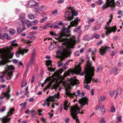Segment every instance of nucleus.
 Returning a JSON list of instances; mask_svg holds the SVG:
<instances>
[{"mask_svg": "<svg viewBox=\"0 0 123 123\" xmlns=\"http://www.w3.org/2000/svg\"><path fill=\"white\" fill-rule=\"evenodd\" d=\"M86 64L85 70V71L83 72L80 73L82 75L85 76V79L84 83L88 84L91 82L92 77L94 75V67L92 66L91 62L89 61V59L87 60Z\"/></svg>", "mask_w": 123, "mask_h": 123, "instance_id": "f257e3e1", "label": "nucleus"}, {"mask_svg": "<svg viewBox=\"0 0 123 123\" xmlns=\"http://www.w3.org/2000/svg\"><path fill=\"white\" fill-rule=\"evenodd\" d=\"M79 20L78 18H75L74 21H72L71 22L70 25L68 26V28H64L62 29V31L60 36L58 38H56L57 40H59L58 41V42H63L65 41V39L63 38L62 37L67 36L68 35L66 34V33H69L70 32L69 29L71 27L75 26L78 25V22Z\"/></svg>", "mask_w": 123, "mask_h": 123, "instance_id": "f03ea898", "label": "nucleus"}, {"mask_svg": "<svg viewBox=\"0 0 123 123\" xmlns=\"http://www.w3.org/2000/svg\"><path fill=\"white\" fill-rule=\"evenodd\" d=\"M12 49V47L10 46L4 50L0 49V53L2 55V57L4 62L6 63L8 61L9 59L12 58L14 54L11 52V50Z\"/></svg>", "mask_w": 123, "mask_h": 123, "instance_id": "7ed1b4c3", "label": "nucleus"}, {"mask_svg": "<svg viewBox=\"0 0 123 123\" xmlns=\"http://www.w3.org/2000/svg\"><path fill=\"white\" fill-rule=\"evenodd\" d=\"M68 9V11L65 13V17L66 20L69 21L73 19L74 16H77L78 14V11L77 10H75L72 7H69Z\"/></svg>", "mask_w": 123, "mask_h": 123, "instance_id": "20e7f679", "label": "nucleus"}, {"mask_svg": "<svg viewBox=\"0 0 123 123\" xmlns=\"http://www.w3.org/2000/svg\"><path fill=\"white\" fill-rule=\"evenodd\" d=\"M61 49L63 50V52L60 50H58L56 52L57 54H60L61 55L62 53L65 55H69L71 54L70 48L67 45V43L65 42L62 43V45H61Z\"/></svg>", "mask_w": 123, "mask_h": 123, "instance_id": "39448f33", "label": "nucleus"}, {"mask_svg": "<svg viewBox=\"0 0 123 123\" xmlns=\"http://www.w3.org/2000/svg\"><path fill=\"white\" fill-rule=\"evenodd\" d=\"M80 109L79 108L77 105H75L72 107L70 109L71 115L73 118L76 119V123H79V122L78 119H76L77 116L76 115L79 113L80 110Z\"/></svg>", "mask_w": 123, "mask_h": 123, "instance_id": "423d86ee", "label": "nucleus"}, {"mask_svg": "<svg viewBox=\"0 0 123 123\" xmlns=\"http://www.w3.org/2000/svg\"><path fill=\"white\" fill-rule=\"evenodd\" d=\"M59 94L57 93L55 94L52 96H50L47 98L46 101H44V103H43L42 105L43 106H45L46 105H47L49 104V102L50 101H53L56 98L57 99H59Z\"/></svg>", "mask_w": 123, "mask_h": 123, "instance_id": "0eeeda50", "label": "nucleus"}, {"mask_svg": "<svg viewBox=\"0 0 123 123\" xmlns=\"http://www.w3.org/2000/svg\"><path fill=\"white\" fill-rule=\"evenodd\" d=\"M14 111V109L13 108L10 109L9 111L7 113V116H5L2 118V119L0 118V121L2 120V123H7V122L10 121V118H8L7 116H8L11 115L13 113V112Z\"/></svg>", "mask_w": 123, "mask_h": 123, "instance_id": "6e6552de", "label": "nucleus"}, {"mask_svg": "<svg viewBox=\"0 0 123 123\" xmlns=\"http://www.w3.org/2000/svg\"><path fill=\"white\" fill-rule=\"evenodd\" d=\"M115 3L114 0H106L105 3L102 6L103 9L104 10L110 6L113 5Z\"/></svg>", "mask_w": 123, "mask_h": 123, "instance_id": "1a4fd4ad", "label": "nucleus"}, {"mask_svg": "<svg viewBox=\"0 0 123 123\" xmlns=\"http://www.w3.org/2000/svg\"><path fill=\"white\" fill-rule=\"evenodd\" d=\"M77 95H76V92H74L73 93H71L70 92H66V94L67 96H68V97L71 98H74V96H76V97H77L78 96V97H80L81 96V93L80 91L79 90H78L77 92Z\"/></svg>", "mask_w": 123, "mask_h": 123, "instance_id": "9d476101", "label": "nucleus"}, {"mask_svg": "<svg viewBox=\"0 0 123 123\" xmlns=\"http://www.w3.org/2000/svg\"><path fill=\"white\" fill-rule=\"evenodd\" d=\"M110 48L107 46L103 47L99 49V52L101 55H103L106 53L107 50H109Z\"/></svg>", "mask_w": 123, "mask_h": 123, "instance_id": "9b49d317", "label": "nucleus"}, {"mask_svg": "<svg viewBox=\"0 0 123 123\" xmlns=\"http://www.w3.org/2000/svg\"><path fill=\"white\" fill-rule=\"evenodd\" d=\"M121 92V91L120 88H118L117 91L114 90L110 93V95L111 97L115 94V98L118 95H119Z\"/></svg>", "mask_w": 123, "mask_h": 123, "instance_id": "f8f14e48", "label": "nucleus"}, {"mask_svg": "<svg viewBox=\"0 0 123 123\" xmlns=\"http://www.w3.org/2000/svg\"><path fill=\"white\" fill-rule=\"evenodd\" d=\"M112 19V17H111V18L108 21H107L106 22L107 25L106 26V27L105 29H112L113 28H114V30L115 31H116L117 30V28H116V26L115 25L114 26L112 27H110V25H109L111 23V19ZM114 28H113V29Z\"/></svg>", "mask_w": 123, "mask_h": 123, "instance_id": "ddd939ff", "label": "nucleus"}, {"mask_svg": "<svg viewBox=\"0 0 123 123\" xmlns=\"http://www.w3.org/2000/svg\"><path fill=\"white\" fill-rule=\"evenodd\" d=\"M28 51V50L26 49L24 50H22L20 49L16 53V56L17 57H19V56L20 54L22 55L25 53H26Z\"/></svg>", "mask_w": 123, "mask_h": 123, "instance_id": "4468645a", "label": "nucleus"}, {"mask_svg": "<svg viewBox=\"0 0 123 123\" xmlns=\"http://www.w3.org/2000/svg\"><path fill=\"white\" fill-rule=\"evenodd\" d=\"M88 100L87 98L86 97H85L80 99L79 102L80 104L84 105L85 104H87Z\"/></svg>", "mask_w": 123, "mask_h": 123, "instance_id": "2eb2a0df", "label": "nucleus"}, {"mask_svg": "<svg viewBox=\"0 0 123 123\" xmlns=\"http://www.w3.org/2000/svg\"><path fill=\"white\" fill-rule=\"evenodd\" d=\"M14 69V68L12 66L7 65L5 68V71L4 72V73H6L9 70H13Z\"/></svg>", "mask_w": 123, "mask_h": 123, "instance_id": "dca6fc26", "label": "nucleus"}, {"mask_svg": "<svg viewBox=\"0 0 123 123\" xmlns=\"http://www.w3.org/2000/svg\"><path fill=\"white\" fill-rule=\"evenodd\" d=\"M63 71V70L62 69H61L59 70L58 71H56V72L54 73L53 74L52 76V77L53 78H54V77L55 76H56L55 77V78H56L57 76V75L58 74H61L62 72Z\"/></svg>", "mask_w": 123, "mask_h": 123, "instance_id": "f3484780", "label": "nucleus"}, {"mask_svg": "<svg viewBox=\"0 0 123 123\" xmlns=\"http://www.w3.org/2000/svg\"><path fill=\"white\" fill-rule=\"evenodd\" d=\"M33 0H31L29 1L28 3V6L29 7H32L34 6L37 4Z\"/></svg>", "mask_w": 123, "mask_h": 123, "instance_id": "a211bd4d", "label": "nucleus"}, {"mask_svg": "<svg viewBox=\"0 0 123 123\" xmlns=\"http://www.w3.org/2000/svg\"><path fill=\"white\" fill-rule=\"evenodd\" d=\"M119 70L117 69V68H114L111 70L110 71V73L111 74L114 73L115 74H117L119 72Z\"/></svg>", "mask_w": 123, "mask_h": 123, "instance_id": "6ab92c4d", "label": "nucleus"}, {"mask_svg": "<svg viewBox=\"0 0 123 123\" xmlns=\"http://www.w3.org/2000/svg\"><path fill=\"white\" fill-rule=\"evenodd\" d=\"M106 30V32L105 34V35H106V36H107L108 35V34H110L111 32H114L115 31H115L114 30V28H112V29H105Z\"/></svg>", "mask_w": 123, "mask_h": 123, "instance_id": "aec40b11", "label": "nucleus"}, {"mask_svg": "<svg viewBox=\"0 0 123 123\" xmlns=\"http://www.w3.org/2000/svg\"><path fill=\"white\" fill-rule=\"evenodd\" d=\"M79 83V80L76 79L72 80L71 82V85L73 86Z\"/></svg>", "mask_w": 123, "mask_h": 123, "instance_id": "412c9836", "label": "nucleus"}, {"mask_svg": "<svg viewBox=\"0 0 123 123\" xmlns=\"http://www.w3.org/2000/svg\"><path fill=\"white\" fill-rule=\"evenodd\" d=\"M10 92V90L8 89L6 92L4 93V95L6 97L7 99H9L11 96V95L9 94Z\"/></svg>", "mask_w": 123, "mask_h": 123, "instance_id": "4be33fe9", "label": "nucleus"}, {"mask_svg": "<svg viewBox=\"0 0 123 123\" xmlns=\"http://www.w3.org/2000/svg\"><path fill=\"white\" fill-rule=\"evenodd\" d=\"M37 17L36 14H35L34 15H33L31 14H29L28 15V18L29 19H33L36 18Z\"/></svg>", "mask_w": 123, "mask_h": 123, "instance_id": "5701e85b", "label": "nucleus"}, {"mask_svg": "<svg viewBox=\"0 0 123 123\" xmlns=\"http://www.w3.org/2000/svg\"><path fill=\"white\" fill-rule=\"evenodd\" d=\"M35 59L31 58L29 63L28 64V66H31L32 64H34L35 63Z\"/></svg>", "mask_w": 123, "mask_h": 123, "instance_id": "b1692460", "label": "nucleus"}, {"mask_svg": "<svg viewBox=\"0 0 123 123\" xmlns=\"http://www.w3.org/2000/svg\"><path fill=\"white\" fill-rule=\"evenodd\" d=\"M34 12H38V11L39 10V6H38V4L37 3L34 6Z\"/></svg>", "mask_w": 123, "mask_h": 123, "instance_id": "393cba45", "label": "nucleus"}, {"mask_svg": "<svg viewBox=\"0 0 123 123\" xmlns=\"http://www.w3.org/2000/svg\"><path fill=\"white\" fill-rule=\"evenodd\" d=\"M103 105H99L96 108V110H98L99 109V108H102V109L101 111V112H103V113H102V115H103L104 114V113L105 112V110L104 108H103Z\"/></svg>", "mask_w": 123, "mask_h": 123, "instance_id": "a878e982", "label": "nucleus"}, {"mask_svg": "<svg viewBox=\"0 0 123 123\" xmlns=\"http://www.w3.org/2000/svg\"><path fill=\"white\" fill-rule=\"evenodd\" d=\"M96 50L95 49H94V51H92V53L91 55V56L92 60L93 61H94L95 59L94 58V56L95 54V53L96 52Z\"/></svg>", "mask_w": 123, "mask_h": 123, "instance_id": "bb28decb", "label": "nucleus"}, {"mask_svg": "<svg viewBox=\"0 0 123 123\" xmlns=\"http://www.w3.org/2000/svg\"><path fill=\"white\" fill-rule=\"evenodd\" d=\"M47 7L43 5L40 7L39 9V10L41 11H44L45 10L47 9Z\"/></svg>", "mask_w": 123, "mask_h": 123, "instance_id": "cd10ccee", "label": "nucleus"}, {"mask_svg": "<svg viewBox=\"0 0 123 123\" xmlns=\"http://www.w3.org/2000/svg\"><path fill=\"white\" fill-rule=\"evenodd\" d=\"M52 82H50L48 85H47L46 87L43 90V91L44 92L47 89H49L50 86H51L52 84Z\"/></svg>", "mask_w": 123, "mask_h": 123, "instance_id": "c85d7f7f", "label": "nucleus"}, {"mask_svg": "<svg viewBox=\"0 0 123 123\" xmlns=\"http://www.w3.org/2000/svg\"><path fill=\"white\" fill-rule=\"evenodd\" d=\"M13 74V72L12 71H11L10 72H8V74L7 78V80H9Z\"/></svg>", "mask_w": 123, "mask_h": 123, "instance_id": "c756f323", "label": "nucleus"}, {"mask_svg": "<svg viewBox=\"0 0 123 123\" xmlns=\"http://www.w3.org/2000/svg\"><path fill=\"white\" fill-rule=\"evenodd\" d=\"M68 103L67 101H66L64 102V108L65 110H67L68 109V108L69 107L68 105Z\"/></svg>", "mask_w": 123, "mask_h": 123, "instance_id": "7c9ffc66", "label": "nucleus"}, {"mask_svg": "<svg viewBox=\"0 0 123 123\" xmlns=\"http://www.w3.org/2000/svg\"><path fill=\"white\" fill-rule=\"evenodd\" d=\"M8 36V35L6 33H5L4 34H2L0 33V39H3L5 38V37Z\"/></svg>", "mask_w": 123, "mask_h": 123, "instance_id": "2f4dec72", "label": "nucleus"}, {"mask_svg": "<svg viewBox=\"0 0 123 123\" xmlns=\"http://www.w3.org/2000/svg\"><path fill=\"white\" fill-rule=\"evenodd\" d=\"M105 99V97L104 96H100L99 98V102L100 104L101 102L104 100Z\"/></svg>", "mask_w": 123, "mask_h": 123, "instance_id": "473e14b6", "label": "nucleus"}, {"mask_svg": "<svg viewBox=\"0 0 123 123\" xmlns=\"http://www.w3.org/2000/svg\"><path fill=\"white\" fill-rule=\"evenodd\" d=\"M81 68L80 66H78L76 68L75 71L77 73H80L81 71Z\"/></svg>", "mask_w": 123, "mask_h": 123, "instance_id": "72a5a7b5", "label": "nucleus"}, {"mask_svg": "<svg viewBox=\"0 0 123 123\" xmlns=\"http://www.w3.org/2000/svg\"><path fill=\"white\" fill-rule=\"evenodd\" d=\"M16 40H13L11 41L12 46L13 47H17L18 44L17 43H15L14 42H16Z\"/></svg>", "mask_w": 123, "mask_h": 123, "instance_id": "f704fd0d", "label": "nucleus"}, {"mask_svg": "<svg viewBox=\"0 0 123 123\" xmlns=\"http://www.w3.org/2000/svg\"><path fill=\"white\" fill-rule=\"evenodd\" d=\"M51 61L50 60L47 61H46V65L47 66H49L50 65V66H51Z\"/></svg>", "mask_w": 123, "mask_h": 123, "instance_id": "c9c22d12", "label": "nucleus"}, {"mask_svg": "<svg viewBox=\"0 0 123 123\" xmlns=\"http://www.w3.org/2000/svg\"><path fill=\"white\" fill-rule=\"evenodd\" d=\"M9 32L10 34H13L15 33V31L14 29H10L9 30Z\"/></svg>", "mask_w": 123, "mask_h": 123, "instance_id": "e433bc0d", "label": "nucleus"}, {"mask_svg": "<svg viewBox=\"0 0 123 123\" xmlns=\"http://www.w3.org/2000/svg\"><path fill=\"white\" fill-rule=\"evenodd\" d=\"M26 102H25L24 103H22L20 104V105L21 106H22V105H24V106H23L22 107L21 109H23L25 108L26 107Z\"/></svg>", "mask_w": 123, "mask_h": 123, "instance_id": "4c0bfd02", "label": "nucleus"}, {"mask_svg": "<svg viewBox=\"0 0 123 123\" xmlns=\"http://www.w3.org/2000/svg\"><path fill=\"white\" fill-rule=\"evenodd\" d=\"M38 22L37 20H35L32 21L31 23V24L32 25H35L37 24Z\"/></svg>", "mask_w": 123, "mask_h": 123, "instance_id": "58836bf2", "label": "nucleus"}, {"mask_svg": "<svg viewBox=\"0 0 123 123\" xmlns=\"http://www.w3.org/2000/svg\"><path fill=\"white\" fill-rule=\"evenodd\" d=\"M4 75L3 74L2 75H1L0 77V80L1 79V81L3 83L5 82V80L4 79Z\"/></svg>", "mask_w": 123, "mask_h": 123, "instance_id": "ea45409f", "label": "nucleus"}, {"mask_svg": "<svg viewBox=\"0 0 123 123\" xmlns=\"http://www.w3.org/2000/svg\"><path fill=\"white\" fill-rule=\"evenodd\" d=\"M36 113L35 111H32L31 113V114L32 116L33 117H34L36 116Z\"/></svg>", "mask_w": 123, "mask_h": 123, "instance_id": "a19ab883", "label": "nucleus"}, {"mask_svg": "<svg viewBox=\"0 0 123 123\" xmlns=\"http://www.w3.org/2000/svg\"><path fill=\"white\" fill-rule=\"evenodd\" d=\"M115 4H114V5L112 6H110L109 7H111V10L112 11L114 10L115 9Z\"/></svg>", "mask_w": 123, "mask_h": 123, "instance_id": "79ce46f5", "label": "nucleus"}, {"mask_svg": "<svg viewBox=\"0 0 123 123\" xmlns=\"http://www.w3.org/2000/svg\"><path fill=\"white\" fill-rule=\"evenodd\" d=\"M35 55V53L34 52H33L32 54L31 58L34 59H35L36 56Z\"/></svg>", "mask_w": 123, "mask_h": 123, "instance_id": "37998d69", "label": "nucleus"}, {"mask_svg": "<svg viewBox=\"0 0 123 123\" xmlns=\"http://www.w3.org/2000/svg\"><path fill=\"white\" fill-rule=\"evenodd\" d=\"M17 31L19 33H20L23 31L22 29L19 27L17 29Z\"/></svg>", "mask_w": 123, "mask_h": 123, "instance_id": "c03bdc74", "label": "nucleus"}, {"mask_svg": "<svg viewBox=\"0 0 123 123\" xmlns=\"http://www.w3.org/2000/svg\"><path fill=\"white\" fill-rule=\"evenodd\" d=\"M100 123H105V121L104 117H102L101 118Z\"/></svg>", "mask_w": 123, "mask_h": 123, "instance_id": "a18cd8bd", "label": "nucleus"}, {"mask_svg": "<svg viewBox=\"0 0 123 123\" xmlns=\"http://www.w3.org/2000/svg\"><path fill=\"white\" fill-rule=\"evenodd\" d=\"M22 40L24 41V43L29 44L32 42V41L31 42L30 41L24 40V39H22Z\"/></svg>", "mask_w": 123, "mask_h": 123, "instance_id": "49530a36", "label": "nucleus"}, {"mask_svg": "<svg viewBox=\"0 0 123 123\" xmlns=\"http://www.w3.org/2000/svg\"><path fill=\"white\" fill-rule=\"evenodd\" d=\"M47 18V17H45L41 19L40 21V23H43L45 21Z\"/></svg>", "mask_w": 123, "mask_h": 123, "instance_id": "de8ad7c7", "label": "nucleus"}, {"mask_svg": "<svg viewBox=\"0 0 123 123\" xmlns=\"http://www.w3.org/2000/svg\"><path fill=\"white\" fill-rule=\"evenodd\" d=\"M20 19L21 23H23L24 22V21L25 20V17H20Z\"/></svg>", "mask_w": 123, "mask_h": 123, "instance_id": "09e8293b", "label": "nucleus"}, {"mask_svg": "<svg viewBox=\"0 0 123 123\" xmlns=\"http://www.w3.org/2000/svg\"><path fill=\"white\" fill-rule=\"evenodd\" d=\"M58 13V10L57 9H55V10L53 11L52 12V14H56Z\"/></svg>", "mask_w": 123, "mask_h": 123, "instance_id": "8fccbe9b", "label": "nucleus"}, {"mask_svg": "<svg viewBox=\"0 0 123 123\" xmlns=\"http://www.w3.org/2000/svg\"><path fill=\"white\" fill-rule=\"evenodd\" d=\"M84 85L85 86L84 87L85 88L87 89L88 90H90V88L89 85L87 84L85 85Z\"/></svg>", "mask_w": 123, "mask_h": 123, "instance_id": "3c124183", "label": "nucleus"}, {"mask_svg": "<svg viewBox=\"0 0 123 123\" xmlns=\"http://www.w3.org/2000/svg\"><path fill=\"white\" fill-rule=\"evenodd\" d=\"M121 117L120 116H118L117 117V120L121 122Z\"/></svg>", "mask_w": 123, "mask_h": 123, "instance_id": "603ef678", "label": "nucleus"}, {"mask_svg": "<svg viewBox=\"0 0 123 123\" xmlns=\"http://www.w3.org/2000/svg\"><path fill=\"white\" fill-rule=\"evenodd\" d=\"M52 25H51L49 23H48L46 25V26L47 27V28L51 27L52 28Z\"/></svg>", "mask_w": 123, "mask_h": 123, "instance_id": "864d4df0", "label": "nucleus"}, {"mask_svg": "<svg viewBox=\"0 0 123 123\" xmlns=\"http://www.w3.org/2000/svg\"><path fill=\"white\" fill-rule=\"evenodd\" d=\"M111 111L112 112H113L115 111V107L113 106L111 108Z\"/></svg>", "mask_w": 123, "mask_h": 123, "instance_id": "5fc2aeb1", "label": "nucleus"}, {"mask_svg": "<svg viewBox=\"0 0 123 123\" xmlns=\"http://www.w3.org/2000/svg\"><path fill=\"white\" fill-rule=\"evenodd\" d=\"M52 28L54 29L58 28L59 27V26L57 25H55L54 26L52 25Z\"/></svg>", "mask_w": 123, "mask_h": 123, "instance_id": "6e6d98bb", "label": "nucleus"}, {"mask_svg": "<svg viewBox=\"0 0 123 123\" xmlns=\"http://www.w3.org/2000/svg\"><path fill=\"white\" fill-rule=\"evenodd\" d=\"M80 53L79 51H77L74 54V55L75 56H77L79 55Z\"/></svg>", "mask_w": 123, "mask_h": 123, "instance_id": "4d7b16f0", "label": "nucleus"}, {"mask_svg": "<svg viewBox=\"0 0 123 123\" xmlns=\"http://www.w3.org/2000/svg\"><path fill=\"white\" fill-rule=\"evenodd\" d=\"M30 37L31 38V39L32 40H35L36 38V37L35 36H33L31 37L30 36Z\"/></svg>", "mask_w": 123, "mask_h": 123, "instance_id": "13d9d810", "label": "nucleus"}, {"mask_svg": "<svg viewBox=\"0 0 123 123\" xmlns=\"http://www.w3.org/2000/svg\"><path fill=\"white\" fill-rule=\"evenodd\" d=\"M84 59L82 58H80L79 61V63L80 64H81L84 61Z\"/></svg>", "mask_w": 123, "mask_h": 123, "instance_id": "bf43d9fd", "label": "nucleus"}, {"mask_svg": "<svg viewBox=\"0 0 123 123\" xmlns=\"http://www.w3.org/2000/svg\"><path fill=\"white\" fill-rule=\"evenodd\" d=\"M37 29V27L36 26H33L31 28V29H33L34 30H36Z\"/></svg>", "mask_w": 123, "mask_h": 123, "instance_id": "052dcab7", "label": "nucleus"}, {"mask_svg": "<svg viewBox=\"0 0 123 123\" xmlns=\"http://www.w3.org/2000/svg\"><path fill=\"white\" fill-rule=\"evenodd\" d=\"M36 34V33L35 32H30L29 34V35L30 36H33V34Z\"/></svg>", "mask_w": 123, "mask_h": 123, "instance_id": "680f3d73", "label": "nucleus"}, {"mask_svg": "<svg viewBox=\"0 0 123 123\" xmlns=\"http://www.w3.org/2000/svg\"><path fill=\"white\" fill-rule=\"evenodd\" d=\"M69 118H68L65 119V123H69Z\"/></svg>", "mask_w": 123, "mask_h": 123, "instance_id": "e2e57ef3", "label": "nucleus"}, {"mask_svg": "<svg viewBox=\"0 0 123 123\" xmlns=\"http://www.w3.org/2000/svg\"><path fill=\"white\" fill-rule=\"evenodd\" d=\"M64 1V0H59L57 1V3L58 4H60L63 2Z\"/></svg>", "mask_w": 123, "mask_h": 123, "instance_id": "0e129e2a", "label": "nucleus"}, {"mask_svg": "<svg viewBox=\"0 0 123 123\" xmlns=\"http://www.w3.org/2000/svg\"><path fill=\"white\" fill-rule=\"evenodd\" d=\"M48 70L50 71H54V68H48Z\"/></svg>", "mask_w": 123, "mask_h": 123, "instance_id": "69168bd1", "label": "nucleus"}, {"mask_svg": "<svg viewBox=\"0 0 123 123\" xmlns=\"http://www.w3.org/2000/svg\"><path fill=\"white\" fill-rule=\"evenodd\" d=\"M69 73L68 72L66 73L65 72L64 73V77H66V76L68 75Z\"/></svg>", "mask_w": 123, "mask_h": 123, "instance_id": "338daca9", "label": "nucleus"}, {"mask_svg": "<svg viewBox=\"0 0 123 123\" xmlns=\"http://www.w3.org/2000/svg\"><path fill=\"white\" fill-rule=\"evenodd\" d=\"M30 22V21L28 20H26L25 21V23L26 24H27L28 23H29Z\"/></svg>", "mask_w": 123, "mask_h": 123, "instance_id": "774afa93", "label": "nucleus"}]
</instances>
